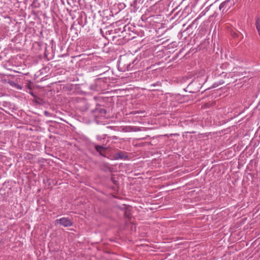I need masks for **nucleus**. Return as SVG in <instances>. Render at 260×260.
<instances>
[{
	"instance_id": "f257e3e1",
	"label": "nucleus",
	"mask_w": 260,
	"mask_h": 260,
	"mask_svg": "<svg viewBox=\"0 0 260 260\" xmlns=\"http://www.w3.org/2000/svg\"><path fill=\"white\" fill-rule=\"evenodd\" d=\"M55 226H63L64 227L71 226L73 225L72 221L68 217H62L55 221Z\"/></svg>"
},
{
	"instance_id": "f03ea898",
	"label": "nucleus",
	"mask_w": 260,
	"mask_h": 260,
	"mask_svg": "<svg viewBox=\"0 0 260 260\" xmlns=\"http://www.w3.org/2000/svg\"><path fill=\"white\" fill-rule=\"evenodd\" d=\"M114 159H127L128 155L127 152L125 151H119L113 155Z\"/></svg>"
},
{
	"instance_id": "7ed1b4c3",
	"label": "nucleus",
	"mask_w": 260,
	"mask_h": 260,
	"mask_svg": "<svg viewBox=\"0 0 260 260\" xmlns=\"http://www.w3.org/2000/svg\"><path fill=\"white\" fill-rule=\"evenodd\" d=\"M230 0H227L223 3H222L220 6H219V9L222 10L223 11L225 9H226V10L230 7Z\"/></svg>"
},
{
	"instance_id": "20e7f679",
	"label": "nucleus",
	"mask_w": 260,
	"mask_h": 260,
	"mask_svg": "<svg viewBox=\"0 0 260 260\" xmlns=\"http://www.w3.org/2000/svg\"><path fill=\"white\" fill-rule=\"evenodd\" d=\"M124 215L127 219H131V207H126L124 208Z\"/></svg>"
},
{
	"instance_id": "39448f33",
	"label": "nucleus",
	"mask_w": 260,
	"mask_h": 260,
	"mask_svg": "<svg viewBox=\"0 0 260 260\" xmlns=\"http://www.w3.org/2000/svg\"><path fill=\"white\" fill-rule=\"evenodd\" d=\"M255 25L258 31V35L260 36V19L257 18L256 20Z\"/></svg>"
},
{
	"instance_id": "423d86ee",
	"label": "nucleus",
	"mask_w": 260,
	"mask_h": 260,
	"mask_svg": "<svg viewBox=\"0 0 260 260\" xmlns=\"http://www.w3.org/2000/svg\"><path fill=\"white\" fill-rule=\"evenodd\" d=\"M95 148L97 151L99 152L101 155H103L102 151L105 149V148L104 147L102 146L96 145L95 146Z\"/></svg>"
},
{
	"instance_id": "0eeeda50",
	"label": "nucleus",
	"mask_w": 260,
	"mask_h": 260,
	"mask_svg": "<svg viewBox=\"0 0 260 260\" xmlns=\"http://www.w3.org/2000/svg\"><path fill=\"white\" fill-rule=\"evenodd\" d=\"M200 74L201 76H203L205 74V71L204 70H202L200 71Z\"/></svg>"
}]
</instances>
